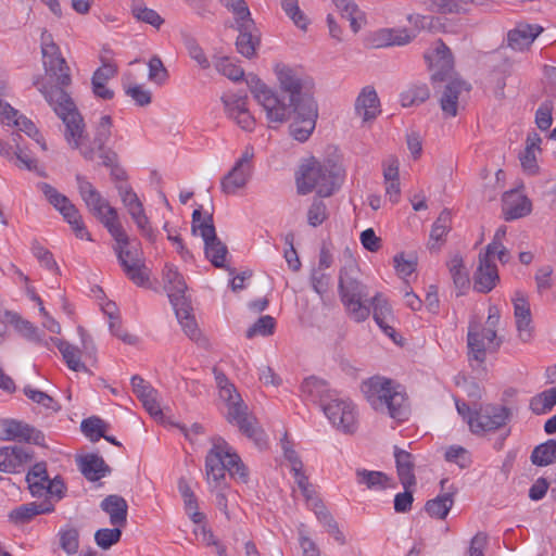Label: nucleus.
I'll return each instance as SVG.
<instances>
[{"label":"nucleus","mask_w":556,"mask_h":556,"mask_svg":"<svg viewBox=\"0 0 556 556\" xmlns=\"http://www.w3.org/2000/svg\"><path fill=\"white\" fill-rule=\"evenodd\" d=\"M212 447L205 457L206 480L214 489L226 486V472L242 483L248 482L249 471L240 456L222 437L211 439Z\"/></svg>","instance_id":"7ed1b4c3"},{"label":"nucleus","mask_w":556,"mask_h":556,"mask_svg":"<svg viewBox=\"0 0 556 556\" xmlns=\"http://www.w3.org/2000/svg\"><path fill=\"white\" fill-rule=\"evenodd\" d=\"M293 121L289 126L290 135L300 142H305L313 134L318 117L317 103L294 106L291 110Z\"/></svg>","instance_id":"dca6fc26"},{"label":"nucleus","mask_w":556,"mask_h":556,"mask_svg":"<svg viewBox=\"0 0 556 556\" xmlns=\"http://www.w3.org/2000/svg\"><path fill=\"white\" fill-rule=\"evenodd\" d=\"M342 177L343 170L339 164L313 157L301 167V175L296 178L298 192L307 194L315 190L319 197H330L340 187Z\"/></svg>","instance_id":"423d86ee"},{"label":"nucleus","mask_w":556,"mask_h":556,"mask_svg":"<svg viewBox=\"0 0 556 556\" xmlns=\"http://www.w3.org/2000/svg\"><path fill=\"white\" fill-rule=\"evenodd\" d=\"M225 111L229 118L245 130L252 131L255 126V118L248 110V96L242 92L227 93L222 97Z\"/></svg>","instance_id":"f3484780"},{"label":"nucleus","mask_w":556,"mask_h":556,"mask_svg":"<svg viewBox=\"0 0 556 556\" xmlns=\"http://www.w3.org/2000/svg\"><path fill=\"white\" fill-rule=\"evenodd\" d=\"M41 52L46 72L54 79L55 85H41L38 86V89L56 116L63 122L66 142L78 148L79 139L84 132V117L73 98L64 89L72 83L70 67L65 59L61 56L55 42L45 45Z\"/></svg>","instance_id":"f03ea898"},{"label":"nucleus","mask_w":556,"mask_h":556,"mask_svg":"<svg viewBox=\"0 0 556 556\" xmlns=\"http://www.w3.org/2000/svg\"><path fill=\"white\" fill-rule=\"evenodd\" d=\"M214 65L218 73L233 81H238L244 76V71L228 56L217 58Z\"/></svg>","instance_id":"bf43d9fd"},{"label":"nucleus","mask_w":556,"mask_h":556,"mask_svg":"<svg viewBox=\"0 0 556 556\" xmlns=\"http://www.w3.org/2000/svg\"><path fill=\"white\" fill-rule=\"evenodd\" d=\"M301 392L305 400L319 404L320 407L336 395L326 381L316 377L306 378L301 384Z\"/></svg>","instance_id":"2f4dec72"},{"label":"nucleus","mask_w":556,"mask_h":556,"mask_svg":"<svg viewBox=\"0 0 556 556\" xmlns=\"http://www.w3.org/2000/svg\"><path fill=\"white\" fill-rule=\"evenodd\" d=\"M473 0H424L422 5L429 12L462 13L468 10Z\"/></svg>","instance_id":"58836bf2"},{"label":"nucleus","mask_w":556,"mask_h":556,"mask_svg":"<svg viewBox=\"0 0 556 556\" xmlns=\"http://www.w3.org/2000/svg\"><path fill=\"white\" fill-rule=\"evenodd\" d=\"M0 438L7 441H24L37 445H43L45 442V435L40 430L15 419L0 421Z\"/></svg>","instance_id":"6ab92c4d"},{"label":"nucleus","mask_w":556,"mask_h":556,"mask_svg":"<svg viewBox=\"0 0 556 556\" xmlns=\"http://www.w3.org/2000/svg\"><path fill=\"white\" fill-rule=\"evenodd\" d=\"M394 460L399 480L404 489L416 485L414 456L399 446H394Z\"/></svg>","instance_id":"7c9ffc66"},{"label":"nucleus","mask_w":556,"mask_h":556,"mask_svg":"<svg viewBox=\"0 0 556 556\" xmlns=\"http://www.w3.org/2000/svg\"><path fill=\"white\" fill-rule=\"evenodd\" d=\"M31 253L47 269L59 273V266L53 258L52 253L42 247L37 240H34L31 243Z\"/></svg>","instance_id":"338daca9"},{"label":"nucleus","mask_w":556,"mask_h":556,"mask_svg":"<svg viewBox=\"0 0 556 556\" xmlns=\"http://www.w3.org/2000/svg\"><path fill=\"white\" fill-rule=\"evenodd\" d=\"M76 181L79 194L89 211L103 224L108 229V225L119 224L117 211L112 207L93 185L86 177L77 174Z\"/></svg>","instance_id":"f8f14e48"},{"label":"nucleus","mask_w":556,"mask_h":556,"mask_svg":"<svg viewBox=\"0 0 556 556\" xmlns=\"http://www.w3.org/2000/svg\"><path fill=\"white\" fill-rule=\"evenodd\" d=\"M235 28L239 33L236 41L238 52L248 59L253 58L261 43V35L254 20L235 25Z\"/></svg>","instance_id":"4be33fe9"},{"label":"nucleus","mask_w":556,"mask_h":556,"mask_svg":"<svg viewBox=\"0 0 556 556\" xmlns=\"http://www.w3.org/2000/svg\"><path fill=\"white\" fill-rule=\"evenodd\" d=\"M511 416L508 407L488 404L476 410V416L469 418V429L473 434L495 431L505 426Z\"/></svg>","instance_id":"ddd939ff"},{"label":"nucleus","mask_w":556,"mask_h":556,"mask_svg":"<svg viewBox=\"0 0 556 556\" xmlns=\"http://www.w3.org/2000/svg\"><path fill=\"white\" fill-rule=\"evenodd\" d=\"M130 9L134 17L142 23H147L155 28H160L164 23L161 15L156 11L148 8L143 0H132Z\"/></svg>","instance_id":"37998d69"},{"label":"nucleus","mask_w":556,"mask_h":556,"mask_svg":"<svg viewBox=\"0 0 556 556\" xmlns=\"http://www.w3.org/2000/svg\"><path fill=\"white\" fill-rule=\"evenodd\" d=\"M399 166L400 163L397 159L390 157L388 160V167L384 169L386 193L389 194L392 203H397L401 195Z\"/></svg>","instance_id":"a19ab883"},{"label":"nucleus","mask_w":556,"mask_h":556,"mask_svg":"<svg viewBox=\"0 0 556 556\" xmlns=\"http://www.w3.org/2000/svg\"><path fill=\"white\" fill-rule=\"evenodd\" d=\"M233 16L235 25L252 20L251 11L245 0H218Z\"/></svg>","instance_id":"5fc2aeb1"},{"label":"nucleus","mask_w":556,"mask_h":556,"mask_svg":"<svg viewBox=\"0 0 556 556\" xmlns=\"http://www.w3.org/2000/svg\"><path fill=\"white\" fill-rule=\"evenodd\" d=\"M60 547L68 555L76 554L79 547V532L76 528H62L59 533Z\"/></svg>","instance_id":"4d7b16f0"},{"label":"nucleus","mask_w":556,"mask_h":556,"mask_svg":"<svg viewBox=\"0 0 556 556\" xmlns=\"http://www.w3.org/2000/svg\"><path fill=\"white\" fill-rule=\"evenodd\" d=\"M450 273L453 278L455 287L459 290L457 295L465 294L469 288V277L465 269L462 257L455 256L450 263Z\"/></svg>","instance_id":"3c124183"},{"label":"nucleus","mask_w":556,"mask_h":556,"mask_svg":"<svg viewBox=\"0 0 556 556\" xmlns=\"http://www.w3.org/2000/svg\"><path fill=\"white\" fill-rule=\"evenodd\" d=\"M100 508L109 515L110 523L113 527H126L128 504L123 496L117 494L108 495L100 503Z\"/></svg>","instance_id":"c756f323"},{"label":"nucleus","mask_w":556,"mask_h":556,"mask_svg":"<svg viewBox=\"0 0 556 556\" xmlns=\"http://www.w3.org/2000/svg\"><path fill=\"white\" fill-rule=\"evenodd\" d=\"M9 125H13L20 131H24L27 136L33 138L43 151L47 150L45 138L39 132L36 125L26 116L20 115L17 113L14 117H11V123Z\"/></svg>","instance_id":"8fccbe9b"},{"label":"nucleus","mask_w":556,"mask_h":556,"mask_svg":"<svg viewBox=\"0 0 556 556\" xmlns=\"http://www.w3.org/2000/svg\"><path fill=\"white\" fill-rule=\"evenodd\" d=\"M463 90L469 91V86L462 80L450 81L440 100L442 111L448 116H456L458 97Z\"/></svg>","instance_id":"f704fd0d"},{"label":"nucleus","mask_w":556,"mask_h":556,"mask_svg":"<svg viewBox=\"0 0 556 556\" xmlns=\"http://www.w3.org/2000/svg\"><path fill=\"white\" fill-rule=\"evenodd\" d=\"M361 391L370 406L379 410L382 407V377L375 375L361 384Z\"/></svg>","instance_id":"ea45409f"},{"label":"nucleus","mask_w":556,"mask_h":556,"mask_svg":"<svg viewBox=\"0 0 556 556\" xmlns=\"http://www.w3.org/2000/svg\"><path fill=\"white\" fill-rule=\"evenodd\" d=\"M191 231L193 235L199 232L203 239L205 256L211 261L212 265L218 268L224 267L228 249L216 235L213 215L207 214L203 217L201 207L194 210L192 213Z\"/></svg>","instance_id":"1a4fd4ad"},{"label":"nucleus","mask_w":556,"mask_h":556,"mask_svg":"<svg viewBox=\"0 0 556 556\" xmlns=\"http://www.w3.org/2000/svg\"><path fill=\"white\" fill-rule=\"evenodd\" d=\"M79 469L89 481H98L111 472L104 459L97 454H87L79 458Z\"/></svg>","instance_id":"473e14b6"},{"label":"nucleus","mask_w":556,"mask_h":556,"mask_svg":"<svg viewBox=\"0 0 556 556\" xmlns=\"http://www.w3.org/2000/svg\"><path fill=\"white\" fill-rule=\"evenodd\" d=\"M275 72L280 90L288 97V103L254 75L247 79V84L256 102L265 111L268 123L280 125L291 118V110L294 106L317 102L314 99V81L301 70L277 65Z\"/></svg>","instance_id":"f257e3e1"},{"label":"nucleus","mask_w":556,"mask_h":556,"mask_svg":"<svg viewBox=\"0 0 556 556\" xmlns=\"http://www.w3.org/2000/svg\"><path fill=\"white\" fill-rule=\"evenodd\" d=\"M124 527H114L112 529H99L94 533V541L102 549H109L114 544L118 543L122 538V529Z\"/></svg>","instance_id":"13d9d810"},{"label":"nucleus","mask_w":556,"mask_h":556,"mask_svg":"<svg viewBox=\"0 0 556 556\" xmlns=\"http://www.w3.org/2000/svg\"><path fill=\"white\" fill-rule=\"evenodd\" d=\"M110 428L109 424L97 416L86 418L80 424L81 432L91 441H99L106 430Z\"/></svg>","instance_id":"49530a36"},{"label":"nucleus","mask_w":556,"mask_h":556,"mask_svg":"<svg viewBox=\"0 0 556 556\" xmlns=\"http://www.w3.org/2000/svg\"><path fill=\"white\" fill-rule=\"evenodd\" d=\"M425 59L431 70V79L433 81H444L451 77L454 68V59L450 48L441 40L435 47L425 54Z\"/></svg>","instance_id":"a211bd4d"},{"label":"nucleus","mask_w":556,"mask_h":556,"mask_svg":"<svg viewBox=\"0 0 556 556\" xmlns=\"http://www.w3.org/2000/svg\"><path fill=\"white\" fill-rule=\"evenodd\" d=\"M451 228L452 213L448 208H444L432 225L430 231L429 249L439 250Z\"/></svg>","instance_id":"c9c22d12"},{"label":"nucleus","mask_w":556,"mask_h":556,"mask_svg":"<svg viewBox=\"0 0 556 556\" xmlns=\"http://www.w3.org/2000/svg\"><path fill=\"white\" fill-rule=\"evenodd\" d=\"M513 303L519 338L522 342H529L532 339V316L528 299L523 292L516 291Z\"/></svg>","instance_id":"412c9836"},{"label":"nucleus","mask_w":556,"mask_h":556,"mask_svg":"<svg viewBox=\"0 0 556 556\" xmlns=\"http://www.w3.org/2000/svg\"><path fill=\"white\" fill-rule=\"evenodd\" d=\"M339 290L343 304L356 321L364 320L369 308L366 303L370 300L374 304V319L382 329V311L378 306L379 294L369 298L366 287L358 280V268L355 264L350 263L341 268L339 275Z\"/></svg>","instance_id":"20e7f679"},{"label":"nucleus","mask_w":556,"mask_h":556,"mask_svg":"<svg viewBox=\"0 0 556 556\" xmlns=\"http://www.w3.org/2000/svg\"><path fill=\"white\" fill-rule=\"evenodd\" d=\"M53 343L62 354L63 359L70 369L74 371H89L86 365L80 362L81 351L77 346L58 338L53 339Z\"/></svg>","instance_id":"4c0bfd02"},{"label":"nucleus","mask_w":556,"mask_h":556,"mask_svg":"<svg viewBox=\"0 0 556 556\" xmlns=\"http://www.w3.org/2000/svg\"><path fill=\"white\" fill-rule=\"evenodd\" d=\"M37 187L45 194L47 201L59 212L71 202L66 195L60 193L47 182H39Z\"/></svg>","instance_id":"e2e57ef3"},{"label":"nucleus","mask_w":556,"mask_h":556,"mask_svg":"<svg viewBox=\"0 0 556 556\" xmlns=\"http://www.w3.org/2000/svg\"><path fill=\"white\" fill-rule=\"evenodd\" d=\"M543 28L539 25L518 24L507 34V45L513 50L523 51L529 48L534 39L542 33Z\"/></svg>","instance_id":"cd10ccee"},{"label":"nucleus","mask_w":556,"mask_h":556,"mask_svg":"<svg viewBox=\"0 0 556 556\" xmlns=\"http://www.w3.org/2000/svg\"><path fill=\"white\" fill-rule=\"evenodd\" d=\"M503 214L506 220H514L527 216L531 212L530 200L517 190L503 194Z\"/></svg>","instance_id":"a878e982"},{"label":"nucleus","mask_w":556,"mask_h":556,"mask_svg":"<svg viewBox=\"0 0 556 556\" xmlns=\"http://www.w3.org/2000/svg\"><path fill=\"white\" fill-rule=\"evenodd\" d=\"M118 194L122 199V202L126 206L129 214H132L141 208L143 205L139 200L137 193L132 190V188L126 184H121L117 186Z\"/></svg>","instance_id":"69168bd1"},{"label":"nucleus","mask_w":556,"mask_h":556,"mask_svg":"<svg viewBox=\"0 0 556 556\" xmlns=\"http://www.w3.org/2000/svg\"><path fill=\"white\" fill-rule=\"evenodd\" d=\"M12 153L13 160H15V165L18 168L36 172L39 176L46 177V172L38 169L37 160L25 152L21 146L16 144V150H12Z\"/></svg>","instance_id":"0e129e2a"},{"label":"nucleus","mask_w":556,"mask_h":556,"mask_svg":"<svg viewBox=\"0 0 556 556\" xmlns=\"http://www.w3.org/2000/svg\"><path fill=\"white\" fill-rule=\"evenodd\" d=\"M337 9L340 11L341 16L350 22V26L354 33H357L362 27V13L353 0H332Z\"/></svg>","instance_id":"c03bdc74"},{"label":"nucleus","mask_w":556,"mask_h":556,"mask_svg":"<svg viewBox=\"0 0 556 556\" xmlns=\"http://www.w3.org/2000/svg\"><path fill=\"white\" fill-rule=\"evenodd\" d=\"M54 511V503L51 500L31 502L17 506L9 513V520L21 526L28 523L36 516Z\"/></svg>","instance_id":"b1692460"},{"label":"nucleus","mask_w":556,"mask_h":556,"mask_svg":"<svg viewBox=\"0 0 556 556\" xmlns=\"http://www.w3.org/2000/svg\"><path fill=\"white\" fill-rule=\"evenodd\" d=\"M502 345V339L496 331L483 329L479 323L471 320L467 332V348L469 361L483 364L488 353H495Z\"/></svg>","instance_id":"9b49d317"},{"label":"nucleus","mask_w":556,"mask_h":556,"mask_svg":"<svg viewBox=\"0 0 556 556\" xmlns=\"http://www.w3.org/2000/svg\"><path fill=\"white\" fill-rule=\"evenodd\" d=\"M182 42L189 56L195 61L201 68L207 70L211 66L208 59L194 37L189 34H184Z\"/></svg>","instance_id":"864d4df0"},{"label":"nucleus","mask_w":556,"mask_h":556,"mask_svg":"<svg viewBox=\"0 0 556 556\" xmlns=\"http://www.w3.org/2000/svg\"><path fill=\"white\" fill-rule=\"evenodd\" d=\"M417 262L418 257L414 252H401L393 257L394 269L397 276L403 279L415 273L417 268Z\"/></svg>","instance_id":"de8ad7c7"},{"label":"nucleus","mask_w":556,"mask_h":556,"mask_svg":"<svg viewBox=\"0 0 556 556\" xmlns=\"http://www.w3.org/2000/svg\"><path fill=\"white\" fill-rule=\"evenodd\" d=\"M355 114L363 123H371L380 114V99L371 86L364 87L357 96L354 104Z\"/></svg>","instance_id":"5701e85b"},{"label":"nucleus","mask_w":556,"mask_h":556,"mask_svg":"<svg viewBox=\"0 0 556 556\" xmlns=\"http://www.w3.org/2000/svg\"><path fill=\"white\" fill-rule=\"evenodd\" d=\"M556 459V440H548L534 447L531 460L538 466H547Z\"/></svg>","instance_id":"09e8293b"},{"label":"nucleus","mask_w":556,"mask_h":556,"mask_svg":"<svg viewBox=\"0 0 556 556\" xmlns=\"http://www.w3.org/2000/svg\"><path fill=\"white\" fill-rule=\"evenodd\" d=\"M252 176V170L242 166L233 165L220 181L222 191L226 194H235L239 189L247 186Z\"/></svg>","instance_id":"72a5a7b5"},{"label":"nucleus","mask_w":556,"mask_h":556,"mask_svg":"<svg viewBox=\"0 0 556 556\" xmlns=\"http://www.w3.org/2000/svg\"><path fill=\"white\" fill-rule=\"evenodd\" d=\"M453 504V493L446 492L427 501L425 509L429 516L443 520L448 515Z\"/></svg>","instance_id":"79ce46f5"},{"label":"nucleus","mask_w":556,"mask_h":556,"mask_svg":"<svg viewBox=\"0 0 556 556\" xmlns=\"http://www.w3.org/2000/svg\"><path fill=\"white\" fill-rule=\"evenodd\" d=\"M276 326L275 318L269 315L260 317L245 332L248 339H252L256 336H270L274 333Z\"/></svg>","instance_id":"680f3d73"},{"label":"nucleus","mask_w":556,"mask_h":556,"mask_svg":"<svg viewBox=\"0 0 556 556\" xmlns=\"http://www.w3.org/2000/svg\"><path fill=\"white\" fill-rule=\"evenodd\" d=\"M112 117L110 115L101 116L94 128L92 144H84L81 142L86 132V125L84 124V132L79 139V147L77 149L80 151V154L85 160L92 161L96 157V151H98V155L102 160L103 166H112L116 161H118L117 153L114 150L106 148V143L112 137ZM68 146L72 149H76L70 143Z\"/></svg>","instance_id":"6e6552de"},{"label":"nucleus","mask_w":556,"mask_h":556,"mask_svg":"<svg viewBox=\"0 0 556 556\" xmlns=\"http://www.w3.org/2000/svg\"><path fill=\"white\" fill-rule=\"evenodd\" d=\"M164 280L166 282L165 289L167 290L169 302L172 303V298H176L178 301L188 300L187 296V285L182 278V276L178 273V270L169 265L165 266L164 269Z\"/></svg>","instance_id":"e433bc0d"},{"label":"nucleus","mask_w":556,"mask_h":556,"mask_svg":"<svg viewBox=\"0 0 556 556\" xmlns=\"http://www.w3.org/2000/svg\"><path fill=\"white\" fill-rule=\"evenodd\" d=\"M384 406L389 416L396 424L407 421L412 409L405 387L392 379L384 378Z\"/></svg>","instance_id":"4468645a"},{"label":"nucleus","mask_w":556,"mask_h":556,"mask_svg":"<svg viewBox=\"0 0 556 556\" xmlns=\"http://www.w3.org/2000/svg\"><path fill=\"white\" fill-rule=\"evenodd\" d=\"M415 37V31H408L405 28H388L384 29V47L405 46Z\"/></svg>","instance_id":"052dcab7"},{"label":"nucleus","mask_w":556,"mask_h":556,"mask_svg":"<svg viewBox=\"0 0 556 556\" xmlns=\"http://www.w3.org/2000/svg\"><path fill=\"white\" fill-rule=\"evenodd\" d=\"M31 457L30 451L22 446L0 447V471L8 473L17 472Z\"/></svg>","instance_id":"bb28decb"},{"label":"nucleus","mask_w":556,"mask_h":556,"mask_svg":"<svg viewBox=\"0 0 556 556\" xmlns=\"http://www.w3.org/2000/svg\"><path fill=\"white\" fill-rule=\"evenodd\" d=\"M500 281L496 264L491 261V254H479V266L473 274V289L480 293L491 292Z\"/></svg>","instance_id":"aec40b11"},{"label":"nucleus","mask_w":556,"mask_h":556,"mask_svg":"<svg viewBox=\"0 0 556 556\" xmlns=\"http://www.w3.org/2000/svg\"><path fill=\"white\" fill-rule=\"evenodd\" d=\"M323 412L338 430L344 433H353L356 430L355 406L348 400L336 397L323 404Z\"/></svg>","instance_id":"2eb2a0df"},{"label":"nucleus","mask_w":556,"mask_h":556,"mask_svg":"<svg viewBox=\"0 0 556 556\" xmlns=\"http://www.w3.org/2000/svg\"><path fill=\"white\" fill-rule=\"evenodd\" d=\"M213 372L218 388L219 400L223 401L227 407V421L237 425L240 431L248 438L254 440L257 445L261 446L264 444V433L257 428L254 420L248 416V406L235 384L231 383L227 376L217 367L213 368Z\"/></svg>","instance_id":"39448f33"},{"label":"nucleus","mask_w":556,"mask_h":556,"mask_svg":"<svg viewBox=\"0 0 556 556\" xmlns=\"http://www.w3.org/2000/svg\"><path fill=\"white\" fill-rule=\"evenodd\" d=\"M60 213L62 214L63 218L71 225L77 238H87L88 240H91L90 235L81 220L79 211L72 202L63 207Z\"/></svg>","instance_id":"a18cd8bd"},{"label":"nucleus","mask_w":556,"mask_h":556,"mask_svg":"<svg viewBox=\"0 0 556 556\" xmlns=\"http://www.w3.org/2000/svg\"><path fill=\"white\" fill-rule=\"evenodd\" d=\"M327 217L328 213L326 204L321 200L315 199L307 211L308 225L317 227L321 225Z\"/></svg>","instance_id":"774afa93"},{"label":"nucleus","mask_w":556,"mask_h":556,"mask_svg":"<svg viewBox=\"0 0 556 556\" xmlns=\"http://www.w3.org/2000/svg\"><path fill=\"white\" fill-rule=\"evenodd\" d=\"M25 480L34 497H45V500H51L55 503L65 495L66 486L64 481L60 476L50 479L45 462L35 464L28 470Z\"/></svg>","instance_id":"9d476101"},{"label":"nucleus","mask_w":556,"mask_h":556,"mask_svg":"<svg viewBox=\"0 0 556 556\" xmlns=\"http://www.w3.org/2000/svg\"><path fill=\"white\" fill-rule=\"evenodd\" d=\"M172 305L174 307L176 317L182 327L185 333L193 341H198L200 338V330L195 321L194 316L191 314L192 306L190 299L177 300L175 296L172 298Z\"/></svg>","instance_id":"c85d7f7f"},{"label":"nucleus","mask_w":556,"mask_h":556,"mask_svg":"<svg viewBox=\"0 0 556 556\" xmlns=\"http://www.w3.org/2000/svg\"><path fill=\"white\" fill-rule=\"evenodd\" d=\"M279 4L286 15L300 29L305 30L308 25V18L299 7L298 0H279Z\"/></svg>","instance_id":"603ef678"},{"label":"nucleus","mask_w":556,"mask_h":556,"mask_svg":"<svg viewBox=\"0 0 556 556\" xmlns=\"http://www.w3.org/2000/svg\"><path fill=\"white\" fill-rule=\"evenodd\" d=\"M131 387L134 393L142 402L147 412L154 418H161L163 413L156 401L157 391L139 375L131 377Z\"/></svg>","instance_id":"393cba45"},{"label":"nucleus","mask_w":556,"mask_h":556,"mask_svg":"<svg viewBox=\"0 0 556 556\" xmlns=\"http://www.w3.org/2000/svg\"><path fill=\"white\" fill-rule=\"evenodd\" d=\"M108 231L115 240L113 250L126 276L137 286H144L149 280L143 270L144 265L140 261L138 249L131 244L122 224L108 225Z\"/></svg>","instance_id":"0eeeda50"},{"label":"nucleus","mask_w":556,"mask_h":556,"mask_svg":"<svg viewBox=\"0 0 556 556\" xmlns=\"http://www.w3.org/2000/svg\"><path fill=\"white\" fill-rule=\"evenodd\" d=\"M430 96L429 88L426 85H418L408 88L401 94L403 106H414L424 103Z\"/></svg>","instance_id":"6e6d98bb"}]
</instances>
